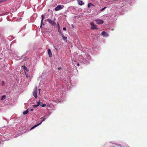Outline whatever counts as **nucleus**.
I'll return each instance as SVG.
<instances>
[{
	"label": "nucleus",
	"mask_w": 147,
	"mask_h": 147,
	"mask_svg": "<svg viewBox=\"0 0 147 147\" xmlns=\"http://www.w3.org/2000/svg\"><path fill=\"white\" fill-rule=\"evenodd\" d=\"M77 65L79 66V63H78L77 64Z\"/></svg>",
	"instance_id": "c756f323"
},
{
	"label": "nucleus",
	"mask_w": 147,
	"mask_h": 147,
	"mask_svg": "<svg viewBox=\"0 0 147 147\" xmlns=\"http://www.w3.org/2000/svg\"><path fill=\"white\" fill-rule=\"evenodd\" d=\"M28 109L24 111L23 113V114L25 115L27 114L28 112Z\"/></svg>",
	"instance_id": "9b49d317"
},
{
	"label": "nucleus",
	"mask_w": 147,
	"mask_h": 147,
	"mask_svg": "<svg viewBox=\"0 0 147 147\" xmlns=\"http://www.w3.org/2000/svg\"><path fill=\"white\" fill-rule=\"evenodd\" d=\"M40 105L42 107H44L46 106V105L45 104H43L42 105Z\"/></svg>",
	"instance_id": "a211bd4d"
},
{
	"label": "nucleus",
	"mask_w": 147,
	"mask_h": 147,
	"mask_svg": "<svg viewBox=\"0 0 147 147\" xmlns=\"http://www.w3.org/2000/svg\"><path fill=\"white\" fill-rule=\"evenodd\" d=\"M33 110V109H31V111H32Z\"/></svg>",
	"instance_id": "bb28decb"
},
{
	"label": "nucleus",
	"mask_w": 147,
	"mask_h": 147,
	"mask_svg": "<svg viewBox=\"0 0 147 147\" xmlns=\"http://www.w3.org/2000/svg\"><path fill=\"white\" fill-rule=\"evenodd\" d=\"M55 49L56 50H57V49H56L55 48Z\"/></svg>",
	"instance_id": "72a5a7b5"
},
{
	"label": "nucleus",
	"mask_w": 147,
	"mask_h": 147,
	"mask_svg": "<svg viewBox=\"0 0 147 147\" xmlns=\"http://www.w3.org/2000/svg\"><path fill=\"white\" fill-rule=\"evenodd\" d=\"M61 68V67H59V68H58V69H59V70H60V69Z\"/></svg>",
	"instance_id": "a878e982"
},
{
	"label": "nucleus",
	"mask_w": 147,
	"mask_h": 147,
	"mask_svg": "<svg viewBox=\"0 0 147 147\" xmlns=\"http://www.w3.org/2000/svg\"><path fill=\"white\" fill-rule=\"evenodd\" d=\"M3 2V1L0 0V3H1V2Z\"/></svg>",
	"instance_id": "393cba45"
},
{
	"label": "nucleus",
	"mask_w": 147,
	"mask_h": 147,
	"mask_svg": "<svg viewBox=\"0 0 147 147\" xmlns=\"http://www.w3.org/2000/svg\"><path fill=\"white\" fill-rule=\"evenodd\" d=\"M24 70H26L27 71V70H26V67L25 66H24Z\"/></svg>",
	"instance_id": "4be33fe9"
},
{
	"label": "nucleus",
	"mask_w": 147,
	"mask_h": 147,
	"mask_svg": "<svg viewBox=\"0 0 147 147\" xmlns=\"http://www.w3.org/2000/svg\"><path fill=\"white\" fill-rule=\"evenodd\" d=\"M0 81H1V79H0Z\"/></svg>",
	"instance_id": "f704fd0d"
},
{
	"label": "nucleus",
	"mask_w": 147,
	"mask_h": 147,
	"mask_svg": "<svg viewBox=\"0 0 147 147\" xmlns=\"http://www.w3.org/2000/svg\"><path fill=\"white\" fill-rule=\"evenodd\" d=\"M42 17V19L41 21H42V22H43V20L45 19V15L44 14H42L41 16Z\"/></svg>",
	"instance_id": "f8f14e48"
},
{
	"label": "nucleus",
	"mask_w": 147,
	"mask_h": 147,
	"mask_svg": "<svg viewBox=\"0 0 147 147\" xmlns=\"http://www.w3.org/2000/svg\"><path fill=\"white\" fill-rule=\"evenodd\" d=\"M66 30V28H65V31Z\"/></svg>",
	"instance_id": "2f4dec72"
},
{
	"label": "nucleus",
	"mask_w": 147,
	"mask_h": 147,
	"mask_svg": "<svg viewBox=\"0 0 147 147\" xmlns=\"http://www.w3.org/2000/svg\"><path fill=\"white\" fill-rule=\"evenodd\" d=\"M33 95L36 98L37 97V87L36 86L35 89L33 92Z\"/></svg>",
	"instance_id": "39448f33"
},
{
	"label": "nucleus",
	"mask_w": 147,
	"mask_h": 147,
	"mask_svg": "<svg viewBox=\"0 0 147 147\" xmlns=\"http://www.w3.org/2000/svg\"><path fill=\"white\" fill-rule=\"evenodd\" d=\"M96 24H102L104 23V21L101 19H96L94 20Z\"/></svg>",
	"instance_id": "20e7f679"
},
{
	"label": "nucleus",
	"mask_w": 147,
	"mask_h": 147,
	"mask_svg": "<svg viewBox=\"0 0 147 147\" xmlns=\"http://www.w3.org/2000/svg\"><path fill=\"white\" fill-rule=\"evenodd\" d=\"M40 100L39 101H38L37 102V105H38V106H39V105H40Z\"/></svg>",
	"instance_id": "6ab92c4d"
},
{
	"label": "nucleus",
	"mask_w": 147,
	"mask_h": 147,
	"mask_svg": "<svg viewBox=\"0 0 147 147\" xmlns=\"http://www.w3.org/2000/svg\"><path fill=\"white\" fill-rule=\"evenodd\" d=\"M48 53L50 57H51L52 56V54L51 53V51L50 49H49L48 50Z\"/></svg>",
	"instance_id": "6e6552de"
},
{
	"label": "nucleus",
	"mask_w": 147,
	"mask_h": 147,
	"mask_svg": "<svg viewBox=\"0 0 147 147\" xmlns=\"http://www.w3.org/2000/svg\"><path fill=\"white\" fill-rule=\"evenodd\" d=\"M77 1L78 3L80 5H82L84 4V3L81 1L80 0H77Z\"/></svg>",
	"instance_id": "1a4fd4ad"
},
{
	"label": "nucleus",
	"mask_w": 147,
	"mask_h": 147,
	"mask_svg": "<svg viewBox=\"0 0 147 147\" xmlns=\"http://www.w3.org/2000/svg\"><path fill=\"white\" fill-rule=\"evenodd\" d=\"M64 7L63 5H58L55 8V10L56 11H58L63 9Z\"/></svg>",
	"instance_id": "7ed1b4c3"
},
{
	"label": "nucleus",
	"mask_w": 147,
	"mask_h": 147,
	"mask_svg": "<svg viewBox=\"0 0 147 147\" xmlns=\"http://www.w3.org/2000/svg\"><path fill=\"white\" fill-rule=\"evenodd\" d=\"M65 41L66 40V41H67V40H66V39L67 38V37L65 36Z\"/></svg>",
	"instance_id": "5701e85b"
},
{
	"label": "nucleus",
	"mask_w": 147,
	"mask_h": 147,
	"mask_svg": "<svg viewBox=\"0 0 147 147\" xmlns=\"http://www.w3.org/2000/svg\"><path fill=\"white\" fill-rule=\"evenodd\" d=\"M92 5V3H90L88 4V7H90V5Z\"/></svg>",
	"instance_id": "f3484780"
},
{
	"label": "nucleus",
	"mask_w": 147,
	"mask_h": 147,
	"mask_svg": "<svg viewBox=\"0 0 147 147\" xmlns=\"http://www.w3.org/2000/svg\"><path fill=\"white\" fill-rule=\"evenodd\" d=\"M6 98V96L5 95H3L2 96V98L1 99V100H3L5 99Z\"/></svg>",
	"instance_id": "ddd939ff"
},
{
	"label": "nucleus",
	"mask_w": 147,
	"mask_h": 147,
	"mask_svg": "<svg viewBox=\"0 0 147 147\" xmlns=\"http://www.w3.org/2000/svg\"><path fill=\"white\" fill-rule=\"evenodd\" d=\"M42 25H44V24L43 23V22H42V21H41V25H40V28H41L42 26Z\"/></svg>",
	"instance_id": "dca6fc26"
},
{
	"label": "nucleus",
	"mask_w": 147,
	"mask_h": 147,
	"mask_svg": "<svg viewBox=\"0 0 147 147\" xmlns=\"http://www.w3.org/2000/svg\"><path fill=\"white\" fill-rule=\"evenodd\" d=\"M102 35L105 36H108V34L107 33V32L105 31H103L102 32V33H101Z\"/></svg>",
	"instance_id": "9d476101"
},
{
	"label": "nucleus",
	"mask_w": 147,
	"mask_h": 147,
	"mask_svg": "<svg viewBox=\"0 0 147 147\" xmlns=\"http://www.w3.org/2000/svg\"><path fill=\"white\" fill-rule=\"evenodd\" d=\"M38 90H39V92L40 93V89H38Z\"/></svg>",
	"instance_id": "c85d7f7f"
},
{
	"label": "nucleus",
	"mask_w": 147,
	"mask_h": 147,
	"mask_svg": "<svg viewBox=\"0 0 147 147\" xmlns=\"http://www.w3.org/2000/svg\"><path fill=\"white\" fill-rule=\"evenodd\" d=\"M46 118H43V117H42L40 118V119H42V121L39 124H36L33 126V127H32L30 129V130H32V129H33L35 127H37L38 125H40L42 122L45 120Z\"/></svg>",
	"instance_id": "f257e3e1"
},
{
	"label": "nucleus",
	"mask_w": 147,
	"mask_h": 147,
	"mask_svg": "<svg viewBox=\"0 0 147 147\" xmlns=\"http://www.w3.org/2000/svg\"><path fill=\"white\" fill-rule=\"evenodd\" d=\"M1 85L2 86H5V82L3 81H2Z\"/></svg>",
	"instance_id": "2eb2a0df"
},
{
	"label": "nucleus",
	"mask_w": 147,
	"mask_h": 147,
	"mask_svg": "<svg viewBox=\"0 0 147 147\" xmlns=\"http://www.w3.org/2000/svg\"><path fill=\"white\" fill-rule=\"evenodd\" d=\"M13 38H12V36H9L8 38V39L9 40H11Z\"/></svg>",
	"instance_id": "4468645a"
},
{
	"label": "nucleus",
	"mask_w": 147,
	"mask_h": 147,
	"mask_svg": "<svg viewBox=\"0 0 147 147\" xmlns=\"http://www.w3.org/2000/svg\"><path fill=\"white\" fill-rule=\"evenodd\" d=\"M47 20L49 22V23L51 24L53 26H54L56 25V23L54 20H51L49 18Z\"/></svg>",
	"instance_id": "f03ea898"
},
{
	"label": "nucleus",
	"mask_w": 147,
	"mask_h": 147,
	"mask_svg": "<svg viewBox=\"0 0 147 147\" xmlns=\"http://www.w3.org/2000/svg\"><path fill=\"white\" fill-rule=\"evenodd\" d=\"M13 43H16V42L15 41H13Z\"/></svg>",
	"instance_id": "cd10ccee"
},
{
	"label": "nucleus",
	"mask_w": 147,
	"mask_h": 147,
	"mask_svg": "<svg viewBox=\"0 0 147 147\" xmlns=\"http://www.w3.org/2000/svg\"><path fill=\"white\" fill-rule=\"evenodd\" d=\"M4 140H3V139L2 140V141H4Z\"/></svg>",
	"instance_id": "473e14b6"
},
{
	"label": "nucleus",
	"mask_w": 147,
	"mask_h": 147,
	"mask_svg": "<svg viewBox=\"0 0 147 147\" xmlns=\"http://www.w3.org/2000/svg\"><path fill=\"white\" fill-rule=\"evenodd\" d=\"M33 106L34 108H36V107H37L38 106V105H33Z\"/></svg>",
	"instance_id": "412c9836"
},
{
	"label": "nucleus",
	"mask_w": 147,
	"mask_h": 147,
	"mask_svg": "<svg viewBox=\"0 0 147 147\" xmlns=\"http://www.w3.org/2000/svg\"><path fill=\"white\" fill-rule=\"evenodd\" d=\"M58 31L59 33L62 35L63 39L64 40V36L63 35V33L61 31L60 28V26L59 24H58Z\"/></svg>",
	"instance_id": "0eeeda50"
},
{
	"label": "nucleus",
	"mask_w": 147,
	"mask_h": 147,
	"mask_svg": "<svg viewBox=\"0 0 147 147\" xmlns=\"http://www.w3.org/2000/svg\"><path fill=\"white\" fill-rule=\"evenodd\" d=\"M48 117V116H47V115H45V117H46V118H47Z\"/></svg>",
	"instance_id": "b1692460"
},
{
	"label": "nucleus",
	"mask_w": 147,
	"mask_h": 147,
	"mask_svg": "<svg viewBox=\"0 0 147 147\" xmlns=\"http://www.w3.org/2000/svg\"><path fill=\"white\" fill-rule=\"evenodd\" d=\"M90 24L92 26L91 28L92 30H94L97 28H96V26L94 24L93 22H91L90 23Z\"/></svg>",
	"instance_id": "423d86ee"
},
{
	"label": "nucleus",
	"mask_w": 147,
	"mask_h": 147,
	"mask_svg": "<svg viewBox=\"0 0 147 147\" xmlns=\"http://www.w3.org/2000/svg\"><path fill=\"white\" fill-rule=\"evenodd\" d=\"M64 29H65L64 27H63V30H64Z\"/></svg>",
	"instance_id": "7c9ffc66"
},
{
	"label": "nucleus",
	"mask_w": 147,
	"mask_h": 147,
	"mask_svg": "<svg viewBox=\"0 0 147 147\" xmlns=\"http://www.w3.org/2000/svg\"><path fill=\"white\" fill-rule=\"evenodd\" d=\"M106 8V7H104V8H102V9L100 10V11H103Z\"/></svg>",
	"instance_id": "aec40b11"
}]
</instances>
